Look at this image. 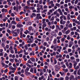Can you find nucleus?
Returning <instances> with one entry per match:
<instances>
[{"instance_id": "obj_1", "label": "nucleus", "mask_w": 80, "mask_h": 80, "mask_svg": "<svg viewBox=\"0 0 80 80\" xmlns=\"http://www.w3.org/2000/svg\"><path fill=\"white\" fill-rule=\"evenodd\" d=\"M9 68L10 70H12L11 72L12 73H15V70H16V68H13L12 66H10Z\"/></svg>"}, {"instance_id": "obj_2", "label": "nucleus", "mask_w": 80, "mask_h": 80, "mask_svg": "<svg viewBox=\"0 0 80 80\" xmlns=\"http://www.w3.org/2000/svg\"><path fill=\"white\" fill-rule=\"evenodd\" d=\"M55 68L56 71H58L60 69V66H58V65H56L55 66Z\"/></svg>"}, {"instance_id": "obj_3", "label": "nucleus", "mask_w": 80, "mask_h": 80, "mask_svg": "<svg viewBox=\"0 0 80 80\" xmlns=\"http://www.w3.org/2000/svg\"><path fill=\"white\" fill-rule=\"evenodd\" d=\"M37 7H38V8H39V7H40V8H41V10H43V5H40L38 3L37 4Z\"/></svg>"}, {"instance_id": "obj_4", "label": "nucleus", "mask_w": 80, "mask_h": 80, "mask_svg": "<svg viewBox=\"0 0 80 80\" xmlns=\"http://www.w3.org/2000/svg\"><path fill=\"white\" fill-rule=\"evenodd\" d=\"M19 23H20V22H19L18 24H17L16 26L17 27L21 28V27H23V25L22 24H20Z\"/></svg>"}, {"instance_id": "obj_5", "label": "nucleus", "mask_w": 80, "mask_h": 80, "mask_svg": "<svg viewBox=\"0 0 80 80\" xmlns=\"http://www.w3.org/2000/svg\"><path fill=\"white\" fill-rule=\"evenodd\" d=\"M58 11L60 15H63V13L62 12V10H61L60 8H59L58 10Z\"/></svg>"}, {"instance_id": "obj_6", "label": "nucleus", "mask_w": 80, "mask_h": 80, "mask_svg": "<svg viewBox=\"0 0 80 80\" xmlns=\"http://www.w3.org/2000/svg\"><path fill=\"white\" fill-rule=\"evenodd\" d=\"M69 65L70 66H68V68L69 69H70V68H72V65H73V64H72V63L69 62Z\"/></svg>"}, {"instance_id": "obj_7", "label": "nucleus", "mask_w": 80, "mask_h": 80, "mask_svg": "<svg viewBox=\"0 0 80 80\" xmlns=\"http://www.w3.org/2000/svg\"><path fill=\"white\" fill-rule=\"evenodd\" d=\"M51 34L52 36H55L56 35V32L54 31H52L51 32Z\"/></svg>"}, {"instance_id": "obj_8", "label": "nucleus", "mask_w": 80, "mask_h": 80, "mask_svg": "<svg viewBox=\"0 0 80 80\" xmlns=\"http://www.w3.org/2000/svg\"><path fill=\"white\" fill-rule=\"evenodd\" d=\"M73 44V42H69V45L68 46V47L71 48L72 47V45Z\"/></svg>"}, {"instance_id": "obj_9", "label": "nucleus", "mask_w": 80, "mask_h": 80, "mask_svg": "<svg viewBox=\"0 0 80 80\" xmlns=\"http://www.w3.org/2000/svg\"><path fill=\"white\" fill-rule=\"evenodd\" d=\"M59 73L61 75V76H63V75H65V72H59Z\"/></svg>"}, {"instance_id": "obj_10", "label": "nucleus", "mask_w": 80, "mask_h": 80, "mask_svg": "<svg viewBox=\"0 0 80 80\" xmlns=\"http://www.w3.org/2000/svg\"><path fill=\"white\" fill-rule=\"evenodd\" d=\"M69 79L70 80H74V76L72 75H71V77H69Z\"/></svg>"}, {"instance_id": "obj_11", "label": "nucleus", "mask_w": 80, "mask_h": 80, "mask_svg": "<svg viewBox=\"0 0 80 80\" xmlns=\"http://www.w3.org/2000/svg\"><path fill=\"white\" fill-rule=\"evenodd\" d=\"M70 31L69 29H68L67 31H66L65 32V34L66 35H68L69 33H70Z\"/></svg>"}, {"instance_id": "obj_12", "label": "nucleus", "mask_w": 80, "mask_h": 80, "mask_svg": "<svg viewBox=\"0 0 80 80\" xmlns=\"http://www.w3.org/2000/svg\"><path fill=\"white\" fill-rule=\"evenodd\" d=\"M40 9H41V8H37V13H40Z\"/></svg>"}, {"instance_id": "obj_13", "label": "nucleus", "mask_w": 80, "mask_h": 80, "mask_svg": "<svg viewBox=\"0 0 80 80\" xmlns=\"http://www.w3.org/2000/svg\"><path fill=\"white\" fill-rule=\"evenodd\" d=\"M30 59L33 62H34L35 61V59L34 58H32Z\"/></svg>"}, {"instance_id": "obj_14", "label": "nucleus", "mask_w": 80, "mask_h": 80, "mask_svg": "<svg viewBox=\"0 0 80 80\" xmlns=\"http://www.w3.org/2000/svg\"><path fill=\"white\" fill-rule=\"evenodd\" d=\"M56 27L57 29L59 30H61V28H60V27L58 26V25H56Z\"/></svg>"}, {"instance_id": "obj_15", "label": "nucleus", "mask_w": 80, "mask_h": 80, "mask_svg": "<svg viewBox=\"0 0 80 80\" xmlns=\"http://www.w3.org/2000/svg\"><path fill=\"white\" fill-rule=\"evenodd\" d=\"M11 24H14V25H16L17 24V22H15V21H12L11 22Z\"/></svg>"}, {"instance_id": "obj_16", "label": "nucleus", "mask_w": 80, "mask_h": 80, "mask_svg": "<svg viewBox=\"0 0 80 80\" xmlns=\"http://www.w3.org/2000/svg\"><path fill=\"white\" fill-rule=\"evenodd\" d=\"M70 14H68L67 16V19L68 20H70Z\"/></svg>"}, {"instance_id": "obj_17", "label": "nucleus", "mask_w": 80, "mask_h": 80, "mask_svg": "<svg viewBox=\"0 0 80 80\" xmlns=\"http://www.w3.org/2000/svg\"><path fill=\"white\" fill-rule=\"evenodd\" d=\"M14 49L15 50V53H17L18 52L17 51V49L15 47L14 48Z\"/></svg>"}, {"instance_id": "obj_18", "label": "nucleus", "mask_w": 80, "mask_h": 80, "mask_svg": "<svg viewBox=\"0 0 80 80\" xmlns=\"http://www.w3.org/2000/svg\"><path fill=\"white\" fill-rule=\"evenodd\" d=\"M26 65H27V66L28 67H29V68H31V67H32V66H31V65H30V64H29L28 63H26Z\"/></svg>"}, {"instance_id": "obj_19", "label": "nucleus", "mask_w": 80, "mask_h": 80, "mask_svg": "<svg viewBox=\"0 0 80 80\" xmlns=\"http://www.w3.org/2000/svg\"><path fill=\"white\" fill-rule=\"evenodd\" d=\"M44 78V76H42L41 77V78L40 77L39 78V80H43V79Z\"/></svg>"}, {"instance_id": "obj_20", "label": "nucleus", "mask_w": 80, "mask_h": 80, "mask_svg": "<svg viewBox=\"0 0 80 80\" xmlns=\"http://www.w3.org/2000/svg\"><path fill=\"white\" fill-rule=\"evenodd\" d=\"M29 33V31H28V30H26L25 32H24V33L26 34V35L28 33Z\"/></svg>"}, {"instance_id": "obj_21", "label": "nucleus", "mask_w": 80, "mask_h": 80, "mask_svg": "<svg viewBox=\"0 0 80 80\" xmlns=\"http://www.w3.org/2000/svg\"><path fill=\"white\" fill-rule=\"evenodd\" d=\"M32 28H32V26H30L28 28V30H29V31H31V30H32Z\"/></svg>"}, {"instance_id": "obj_22", "label": "nucleus", "mask_w": 80, "mask_h": 80, "mask_svg": "<svg viewBox=\"0 0 80 80\" xmlns=\"http://www.w3.org/2000/svg\"><path fill=\"white\" fill-rule=\"evenodd\" d=\"M58 35L59 36H61V35H62V32H59L58 33Z\"/></svg>"}, {"instance_id": "obj_23", "label": "nucleus", "mask_w": 80, "mask_h": 80, "mask_svg": "<svg viewBox=\"0 0 80 80\" xmlns=\"http://www.w3.org/2000/svg\"><path fill=\"white\" fill-rule=\"evenodd\" d=\"M56 6L58 7H60V4L57 3L56 4Z\"/></svg>"}, {"instance_id": "obj_24", "label": "nucleus", "mask_w": 80, "mask_h": 80, "mask_svg": "<svg viewBox=\"0 0 80 80\" xmlns=\"http://www.w3.org/2000/svg\"><path fill=\"white\" fill-rule=\"evenodd\" d=\"M16 30L17 32L18 33H20V29H18L16 30H15V31H16Z\"/></svg>"}, {"instance_id": "obj_25", "label": "nucleus", "mask_w": 80, "mask_h": 80, "mask_svg": "<svg viewBox=\"0 0 80 80\" xmlns=\"http://www.w3.org/2000/svg\"><path fill=\"white\" fill-rule=\"evenodd\" d=\"M65 38H63L61 39V41H62V42H63L65 41Z\"/></svg>"}, {"instance_id": "obj_26", "label": "nucleus", "mask_w": 80, "mask_h": 80, "mask_svg": "<svg viewBox=\"0 0 80 80\" xmlns=\"http://www.w3.org/2000/svg\"><path fill=\"white\" fill-rule=\"evenodd\" d=\"M18 77L17 76H16L14 77L15 80H18Z\"/></svg>"}, {"instance_id": "obj_27", "label": "nucleus", "mask_w": 80, "mask_h": 80, "mask_svg": "<svg viewBox=\"0 0 80 80\" xmlns=\"http://www.w3.org/2000/svg\"><path fill=\"white\" fill-rule=\"evenodd\" d=\"M9 50H10V51H11V50H13V47H12V46H10V48H9Z\"/></svg>"}, {"instance_id": "obj_28", "label": "nucleus", "mask_w": 80, "mask_h": 80, "mask_svg": "<svg viewBox=\"0 0 80 80\" xmlns=\"http://www.w3.org/2000/svg\"><path fill=\"white\" fill-rule=\"evenodd\" d=\"M30 18H24V20L25 21H27V20H28V19H29Z\"/></svg>"}, {"instance_id": "obj_29", "label": "nucleus", "mask_w": 80, "mask_h": 80, "mask_svg": "<svg viewBox=\"0 0 80 80\" xmlns=\"http://www.w3.org/2000/svg\"><path fill=\"white\" fill-rule=\"evenodd\" d=\"M76 80H78V79L79 80H80V76H78V77H76Z\"/></svg>"}, {"instance_id": "obj_30", "label": "nucleus", "mask_w": 80, "mask_h": 80, "mask_svg": "<svg viewBox=\"0 0 80 80\" xmlns=\"http://www.w3.org/2000/svg\"><path fill=\"white\" fill-rule=\"evenodd\" d=\"M5 37H3L2 39V42H3V41H5Z\"/></svg>"}, {"instance_id": "obj_31", "label": "nucleus", "mask_w": 80, "mask_h": 80, "mask_svg": "<svg viewBox=\"0 0 80 80\" xmlns=\"http://www.w3.org/2000/svg\"><path fill=\"white\" fill-rule=\"evenodd\" d=\"M65 80H69V77L68 76H66L65 78Z\"/></svg>"}, {"instance_id": "obj_32", "label": "nucleus", "mask_w": 80, "mask_h": 80, "mask_svg": "<svg viewBox=\"0 0 80 80\" xmlns=\"http://www.w3.org/2000/svg\"><path fill=\"white\" fill-rule=\"evenodd\" d=\"M30 72H33V68H32L30 69Z\"/></svg>"}, {"instance_id": "obj_33", "label": "nucleus", "mask_w": 80, "mask_h": 80, "mask_svg": "<svg viewBox=\"0 0 80 80\" xmlns=\"http://www.w3.org/2000/svg\"><path fill=\"white\" fill-rule=\"evenodd\" d=\"M71 18H75V15H72L71 16Z\"/></svg>"}, {"instance_id": "obj_34", "label": "nucleus", "mask_w": 80, "mask_h": 80, "mask_svg": "<svg viewBox=\"0 0 80 80\" xmlns=\"http://www.w3.org/2000/svg\"><path fill=\"white\" fill-rule=\"evenodd\" d=\"M54 20V16H52V17L51 20H50V21H53V20Z\"/></svg>"}, {"instance_id": "obj_35", "label": "nucleus", "mask_w": 80, "mask_h": 80, "mask_svg": "<svg viewBox=\"0 0 80 80\" xmlns=\"http://www.w3.org/2000/svg\"><path fill=\"white\" fill-rule=\"evenodd\" d=\"M35 51H37L38 50V47L37 46H36V47L35 48Z\"/></svg>"}, {"instance_id": "obj_36", "label": "nucleus", "mask_w": 80, "mask_h": 80, "mask_svg": "<svg viewBox=\"0 0 80 80\" xmlns=\"http://www.w3.org/2000/svg\"><path fill=\"white\" fill-rule=\"evenodd\" d=\"M60 28H61V29H63V28H64V27H63V26L62 25H60Z\"/></svg>"}, {"instance_id": "obj_37", "label": "nucleus", "mask_w": 80, "mask_h": 80, "mask_svg": "<svg viewBox=\"0 0 80 80\" xmlns=\"http://www.w3.org/2000/svg\"><path fill=\"white\" fill-rule=\"evenodd\" d=\"M78 2V0H76L75 2H74V3L75 4H77V3Z\"/></svg>"}, {"instance_id": "obj_38", "label": "nucleus", "mask_w": 80, "mask_h": 80, "mask_svg": "<svg viewBox=\"0 0 80 80\" xmlns=\"http://www.w3.org/2000/svg\"><path fill=\"white\" fill-rule=\"evenodd\" d=\"M77 20H76V19H72V21L73 22H75V23H76L77 21Z\"/></svg>"}, {"instance_id": "obj_39", "label": "nucleus", "mask_w": 80, "mask_h": 80, "mask_svg": "<svg viewBox=\"0 0 80 80\" xmlns=\"http://www.w3.org/2000/svg\"><path fill=\"white\" fill-rule=\"evenodd\" d=\"M61 67H62L63 68H66V66L65 64H63L62 66H61Z\"/></svg>"}, {"instance_id": "obj_40", "label": "nucleus", "mask_w": 80, "mask_h": 80, "mask_svg": "<svg viewBox=\"0 0 80 80\" xmlns=\"http://www.w3.org/2000/svg\"><path fill=\"white\" fill-rule=\"evenodd\" d=\"M47 12V9H44L42 12V13H45V12Z\"/></svg>"}, {"instance_id": "obj_41", "label": "nucleus", "mask_w": 80, "mask_h": 80, "mask_svg": "<svg viewBox=\"0 0 80 80\" xmlns=\"http://www.w3.org/2000/svg\"><path fill=\"white\" fill-rule=\"evenodd\" d=\"M65 11H66V12H68V13H69V12H70V11H68V8H66L65 9Z\"/></svg>"}, {"instance_id": "obj_42", "label": "nucleus", "mask_w": 80, "mask_h": 80, "mask_svg": "<svg viewBox=\"0 0 80 80\" xmlns=\"http://www.w3.org/2000/svg\"><path fill=\"white\" fill-rule=\"evenodd\" d=\"M76 23H77L78 25H80V22L79 21H78L77 20L76 22Z\"/></svg>"}, {"instance_id": "obj_43", "label": "nucleus", "mask_w": 80, "mask_h": 80, "mask_svg": "<svg viewBox=\"0 0 80 80\" xmlns=\"http://www.w3.org/2000/svg\"><path fill=\"white\" fill-rule=\"evenodd\" d=\"M8 71V69H6V70H4V72L5 73H7V72Z\"/></svg>"}, {"instance_id": "obj_44", "label": "nucleus", "mask_w": 80, "mask_h": 80, "mask_svg": "<svg viewBox=\"0 0 80 80\" xmlns=\"http://www.w3.org/2000/svg\"><path fill=\"white\" fill-rule=\"evenodd\" d=\"M68 27L69 28H72V23H70Z\"/></svg>"}, {"instance_id": "obj_45", "label": "nucleus", "mask_w": 80, "mask_h": 80, "mask_svg": "<svg viewBox=\"0 0 80 80\" xmlns=\"http://www.w3.org/2000/svg\"><path fill=\"white\" fill-rule=\"evenodd\" d=\"M64 30V31H65L67 29H68V27H65L63 29Z\"/></svg>"}, {"instance_id": "obj_46", "label": "nucleus", "mask_w": 80, "mask_h": 80, "mask_svg": "<svg viewBox=\"0 0 80 80\" xmlns=\"http://www.w3.org/2000/svg\"><path fill=\"white\" fill-rule=\"evenodd\" d=\"M16 20H17L18 22H20V20L19 19V18H16Z\"/></svg>"}, {"instance_id": "obj_47", "label": "nucleus", "mask_w": 80, "mask_h": 80, "mask_svg": "<svg viewBox=\"0 0 80 80\" xmlns=\"http://www.w3.org/2000/svg\"><path fill=\"white\" fill-rule=\"evenodd\" d=\"M69 71L70 72H73V69H69Z\"/></svg>"}, {"instance_id": "obj_48", "label": "nucleus", "mask_w": 80, "mask_h": 80, "mask_svg": "<svg viewBox=\"0 0 80 80\" xmlns=\"http://www.w3.org/2000/svg\"><path fill=\"white\" fill-rule=\"evenodd\" d=\"M67 38V40H70V36L69 35H68V37Z\"/></svg>"}, {"instance_id": "obj_49", "label": "nucleus", "mask_w": 80, "mask_h": 80, "mask_svg": "<svg viewBox=\"0 0 80 80\" xmlns=\"http://www.w3.org/2000/svg\"><path fill=\"white\" fill-rule=\"evenodd\" d=\"M28 63H32V61H30V60H29L28 61Z\"/></svg>"}, {"instance_id": "obj_50", "label": "nucleus", "mask_w": 80, "mask_h": 80, "mask_svg": "<svg viewBox=\"0 0 80 80\" xmlns=\"http://www.w3.org/2000/svg\"><path fill=\"white\" fill-rule=\"evenodd\" d=\"M31 73L30 72H26V75H30Z\"/></svg>"}, {"instance_id": "obj_51", "label": "nucleus", "mask_w": 80, "mask_h": 80, "mask_svg": "<svg viewBox=\"0 0 80 80\" xmlns=\"http://www.w3.org/2000/svg\"><path fill=\"white\" fill-rule=\"evenodd\" d=\"M54 65H55V64H56L57 63V60L56 59H55L54 60Z\"/></svg>"}, {"instance_id": "obj_52", "label": "nucleus", "mask_w": 80, "mask_h": 80, "mask_svg": "<svg viewBox=\"0 0 80 80\" xmlns=\"http://www.w3.org/2000/svg\"><path fill=\"white\" fill-rule=\"evenodd\" d=\"M66 58H68V59L69 58L70 56H69V55H68V54L67 55V56H66Z\"/></svg>"}, {"instance_id": "obj_53", "label": "nucleus", "mask_w": 80, "mask_h": 80, "mask_svg": "<svg viewBox=\"0 0 80 80\" xmlns=\"http://www.w3.org/2000/svg\"><path fill=\"white\" fill-rule=\"evenodd\" d=\"M10 62H14V60L13 59H10Z\"/></svg>"}, {"instance_id": "obj_54", "label": "nucleus", "mask_w": 80, "mask_h": 80, "mask_svg": "<svg viewBox=\"0 0 80 80\" xmlns=\"http://www.w3.org/2000/svg\"><path fill=\"white\" fill-rule=\"evenodd\" d=\"M48 8V7H47V5H45L43 7V8L44 9H45L46 8Z\"/></svg>"}, {"instance_id": "obj_55", "label": "nucleus", "mask_w": 80, "mask_h": 80, "mask_svg": "<svg viewBox=\"0 0 80 80\" xmlns=\"http://www.w3.org/2000/svg\"><path fill=\"white\" fill-rule=\"evenodd\" d=\"M27 42L28 43H32V41L29 40L27 41Z\"/></svg>"}, {"instance_id": "obj_56", "label": "nucleus", "mask_w": 80, "mask_h": 80, "mask_svg": "<svg viewBox=\"0 0 80 80\" xmlns=\"http://www.w3.org/2000/svg\"><path fill=\"white\" fill-rule=\"evenodd\" d=\"M52 75H53V76H55V72L54 71H52Z\"/></svg>"}, {"instance_id": "obj_57", "label": "nucleus", "mask_w": 80, "mask_h": 80, "mask_svg": "<svg viewBox=\"0 0 80 80\" xmlns=\"http://www.w3.org/2000/svg\"><path fill=\"white\" fill-rule=\"evenodd\" d=\"M40 60H41V61H43V57H41L40 58Z\"/></svg>"}, {"instance_id": "obj_58", "label": "nucleus", "mask_w": 80, "mask_h": 80, "mask_svg": "<svg viewBox=\"0 0 80 80\" xmlns=\"http://www.w3.org/2000/svg\"><path fill=\"white\" fill-rule=\"evenodd\" d=\"M53 43H54V44H56V43H57V39H56L54 40Z\"/></svg>"}, {"instance_id": "obj_59", "label": "nucleus", "mask_w": 80, "mask_h": 80, "mask_svg": "<svg viewBox=\"0 0 80 80\" xmlns=\"http://www.w3.org/2000/svg\"><path fill=\"white\" fill-rule=\"evenodd\" d=\"M12 29H15V25H13L12 26Z\"/></svg>"}, {"instance_id": "obj_60", "label": "nucleus", "mask_w": 80, "mask_h": 80, "mask_svg": "<svg viewBox=\"0 0 80 80\" xmlns=\"http://www.w3.org/2000/svg\"><path fill=\"white\" fill-rule=\"evenodd\" d=\"M24 48H25V49H26V50H28V47H27V45L25 46Z\"/></svg>"}, {"instance_id": "obj_61", "label": "nucleus", "mask_w": 80, "mask_h": 80, "mask_svg": "<svg viewBox=\"0 0 80 80\" xmlns=\"http://www.w3.org/2000/svg\"><path fill=\"white\" fill-rule=\"evenodd\" d=\"M78 20H80V14L79 15L78 18H77Z\"/></svg>"}, {"instance_id": "obj_62", "label": "nucleus", "mask_w": 80, "mask_h": 80, "mask_svg": "<svg viewBox=\"0 0 80 80\" xmlns=\"http://www.w3.org/2000/svg\"><path fill=\"white\" fill-rule=\"evenodd\" d=\"M3 56V52H0V56Z\"/></svg>"}, {"instance_id": "obj_63", "label": "nucleus", "mask_w": 80, "mask_h": 80, "mask_svg": "<svg viewBox=\"0 0 80 80\" xmlns=\"http://www.w3.org/2000/svg\"><path fill=\"white\" fill-rule=\"evenodd\" d=\"M11 15L12 17H15V14L13 13H11Z\"/></svg>"}, {"instance_id": "obj_64", "label": "nucleus", "mask_w": 80, "mask_h": 80, "mask_svg": "<svg viewBox=\"0 0 80 80\" xmlns=\"http://www.w3.org/2000/svg\"><path fill=\"white\" fill-rule=\"evenodd\" d=\"M59 79L60 80H63L64 78L62 77H60L59 78Z\"/></svg>"}]
</instances>
